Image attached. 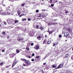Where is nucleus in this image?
<instances>
[{"label": "nucleus", "instance_id": "nucleus-16", "mask_svg": "<svg viewBox=\"0 0 73 73\" xmlns=\"http://www.w3.org/2000/svg\"><path fill=\"white\" fill-rule=\"evenodd\" d=\"M65 30H66V29H65V28H64L62 30V33H64V32H65V31H65Z\"/></svg>", "mask_w": 73, "mask_h": 73}, {"label": "nucleus", "instance_id": "nucleus-42", "mask_svg": "<svg viewBox=\"0 0 73 73\" xmlns=\"http://www.w3.org/2000/svg\"><path fill=\"white\" fill-rule=\"evenodd\" d=\"M2 33V34H3V35H5V32H3Z\"/></svg>", "mask_w": 73, "mask_h": 73}, {"label": "nucleus", "instance_id": "nucleus-22", "mask_svg": "<svg viewBox=\"0 0 73 73\" xmlns=\"http://www.w3.org/2000/svg\"><path fill=\"white\" fill-rule=\"evenodd\" d=\"M8 11V7H7L6 8L5 12H6L7 13V12Z\"/></svg>", "mask_w": 73, "mask_h": 73}, {"label": "nucleus", "instance_id": "nucleus-9", "mask_svg": "<svg viewBox=\"0 0 73 73\" xmlns=\"http://www.w3.org/2000/svg\"><path fill=\"white\" fill-rule=\"evenodd\" d=\"M64 35L65 36H68L69 35V33L68 32H66L64 33Z\"/></svg>", "mask_w": 73, "mask_h": 73}, {"label": "nucleus", "instance_id": "nucleus-48", "mask_svg": "<svg viewBox=\"0 0 73 73\" xmlns=\"http://www.w3.org/2000/svg\"><path fill=\"white\" fill-rule=\"evenodd\" d=\"M31 60L32 61H35V60H34L33 59Z\"/></svg>", "mask_w": 73, "mask_h": 73}, {"label": "nucleus", "instance_id": "nucleus-38", "mask_svg": "<svg viewBox=\"0 0 73 73\" xmlns=\"http://www.w3.org/2000/svg\"><path fill=\"white\" fill-rule=\"evenodd\" d=\"M53 46H56V43H54L53 44Z\"/></svg>", "mask_w": 73, "mask_h": 73}, {"label": "nucleus", "instance_id": "nucleus-30", "mask_svg": "<svg viewBox=\"0 0 73 73\" xmlns=\"http://www.w3.org/2000/svg\"><path fill=\"white\" fill-rule=\"evenodd\" d=\"M39 27V26H38L37 25L36 26V28H37V29L38 28H39V29L40 28H39V27Z\"/></svg>", "mask_w": 73, "mask_h": 73}, {"label": "nucleus", "instance_id": "nucleus-14", "mask_svg": "<svg viewBox=\"0 0 73 73\" xmlns=\"http://www.w3.org/2000/svg\"><path fill=\"white\" fill-rule=\"evenodd\" d=\"M1 27H3L4 26V22L1 23H0Z\"/></svg>", "mask_w": 73, "mask_h": 73}, {"label": "nucleus", "instance_id": "nucleus-54", "mask_svg": "<svg viewBox=\"0 0 73 73\" xmlns=\"http://www.w3.org/2000/svg\"><path fill=\"white\" fill-rule=\"evenodd\" d=\"M45 60V58H43L42 59V60Z\"/></svg>", "mask_w": 73, "mask_h": 73}, {"label": "nucleus", "instance_id": "nucleus-34", "mask_svg": "<svg viewBox=\"0 0 73 73\" xmlns=\"http://www.w3.org/2000/svg\"><path fill=\"white\" fill-rule=\"evenodd\" d=\"M33 45H34V43H32L31 44V46H33Z\"/></svg>", "mask_w": 73, "mask_h": 73}, {"label": "nucleus", "instance_id": "nucleus-6", "mask_svg": "<svg viewBox=\"0 0 73 73\" xmlns=\"http://www.w3.org/2000/svg\"><path fill=\"white\" fill-rule=\"evenodd\" d=\"M9 55L10 56V57L11 58H13V57L15 56L16 54L14 53L13 54H9Z\"/></svg>", "mask_w": 73, "mask_h": 73}, {"label": "nucleus", "instance_id": "nucleus-8", "mask_svg": "<svg viewBox=\"0 0 73 73\" xmlns=\"http://www.w3.org/2000/svg\"><path fill=\"white\" fill-rule=\"evenodd\" d=\"M12 12V11H11V10H8L7 11V15H9L11 14V13Z\"/></svg>", "mask_w": 73, "mask_h": 73}, {"label": "nucleus", "instance_id": "nucleus-23", "mask_svg": "<svg viewBox=\"0 0 73 73\" xmlns=\"http://www.w3.org/2000/svg\"><path fill=\"white\" fill-rule=\"evenodd\" d=\"M25 3H24L23 4H22L21 5V7H24V5H25Z\"/></svg>", "mask_w": 73, "mask_h": 73}, {"label": "nucleus", "instance_id": "nucleus-35", "mask_svg": "<svg viewBox=\"0 0 73 73\" xmlns=\"http://www.w3.org/2000/svg\"><path fill=\"white\" fill-rule=\"evenodd\" d=\"M40 29H41V30H42L43 29H44V27H40Z\"/></svg>", "mask_w": 73, "mask_h": 73}, {"label": "nucleus", "instance_id": "nucleus-53", "mask_svg": "<svg viewBox=\"0 0 73 73\" xmlns=\"http://www.w3.org/2000/svg\"><path fill=\"white\" fill-rule=\"evenodd\" d=\"M57 21V19H54V21Z\"/></svg>", "mask_w": 73, "mask_h": 73}, {"label": "nucleus", "instance_id": "nucleus-28", "mask_svg": "<svg viewBox=\"0 0 73 73\" xmlns=\"http://www.w3.org/2000/svg\"><path fill=\"white\" fill-rule=\"evenodd\" d=\"M4 24L5 25H7V22H6L5 21H4Z\"/></svg>", "mask_w": 73, "mask_h": 73}, {"label": "nucleus", "instance_id": "nucleus-62", "mask_svg": "<svg viewBox=\"0 0 73 73\" xmlns=\"http://www.w3.org/2000/svg\"><path fill=\"white\" fill-rule=\"evenodd\" d=\"M22 16H24V14H22Z\"/></svg>", "mask_w": 73, "mask_h": 73}, {"label": "nucleus", "instance_id": "nucleus-11", "mask_svg": "<svg viewBox=\"0 0 73 73\" xmlns=\"http://www.w3.org/2000/svg\"><path fill=\"white\" fill-rule=\"evenodd\" d=\"M40 58V56H36V58H35V60L36 61H37L38 60L37 59V58Z\"/></svg>", "mask_w": 73, "mask_h": 73}, {"label": "nucleus", "instance_id": "nucleus-20", "mask_svg": "<svg viewBox=\"0 0 73 73\" xmlns=\"http://www.w3.org/2000/svg\"><path fill=\"white\" fill-rule=\"evenodd\" d=\"M44 15L45 17H46V16H48V13H45Z\"/></svg>", "mask_w": 73, "mask_h": 73}, {"label": "nucleus", "instance_id": "nucleus-12", "mask_svg": "<svg viewBox=\"0 0 73 73\" xmlns=\"http://www.w3.org/2000/svg\"><path fill=\"white\" fill-rule=\"evenodd\" d=\"M39 17H45V15L44 14H40V15Z\"/></svg>", "mask_w": 73, "mask_h": 73}, {"label": "nucleus", "instance_id": "nucleus-56", "mask_svg": "<svg viewBox=\"0 0 73 73\" xmlns=\"http://www.w3.org/2000/svg\"><path fill=\"white\" fill-rule=\"evenodd\" d=\"M47 37V35H45V37Z\"/></svg>", "mask_w": 73, "mask_h": 73}, {"label": "nucleus", "instance_id": "nucleus-51", "mask_svg": "<svg viewBox=\"0 0 73 73\" xmlns=\"http://www.w3.org/2000/svg\"><path fill=\"white\" fill-rule=\"evenodd\" d=\"M49 54H50L49 53H48V54H47V55H46V56H49Z\"/></svg>", "mask_w": 73, "mask_h": 73}, {"label": "nucleus", "instance_id": "nucleus-58", "mask_svg": "<svg viewBox=\"0 0 73 73\" xmlns=\"http://www.w3.org/2000/svg\"><path fill=\"white\" fill-rule=\"evenodd\" d=\"M41 4L42 5H44V3H41Z\"/></svg>", "mask_w": 73, "mask_h": 73}, {"label": "nucleus", "instance_id": "nucleus-3", "mask_svg": "<svg viewBox=\"0 0 73 73\" xmlns=\"http://www.w3.org/2000/svg\"><path fill=\"white\" fill-rule=\"evenodd\" d=\"M64 63L63 62L62 64H59L58 67L56 69H57L58 68H62V67H63V66H64Z\"/></svg>", "mask_w": 73, "mask_h": 73}, {"label": "nucleus", "instance_id": "nucleus-7", "mask_svg": "<svg viewBox=\"0 0 73 73\" xmlns=\"http://www.w3.org/2000/svg\"><path fill=\"white\" fill-rule=\"evenodd\" d=\"M1 15H7V12H4L2 11L1 12Z\"/></svg>", "mask_w": 73, "mask_h": 73}, {"label": "nucleus", "instance_id": "nucleus-13", "mask_svg": "<svg viewBox=\"0 0 73 73\" xmlns=\"http://www.w3.org/2000/svg\"><path fill=\"white\" fill-rule=\"evenodd\" d=\"M54 31V30H52L51 31H49V30H48V32H49V34H50L51 33H53Z\"/></svg>", "mask_w": 73, "mask_h": 73}, {"label": "nucleus", "instance_id": "nucleus-36", "mask_svg": "<svg viewBox=\"0 0 73 73\" xmlns=\"http://www.w3.org/2000/svg\"><path fill=\"white\" fill-rule=\"evenodd\" d=\"M36 13H37L39 12V10H36Z\"/></svg>", "mask_w": 73, "mask_h": 73}, {"label": "nucleus", "instance_id": "nucleus-47", "mask_svg": "<svg viewBox=\"0 0 73 73\" xmlns=\"http://www.w3.org/2000/svg\"><path fill=\"white\" fill-rule=\"evenodd\" d=\"M71 59H72V60H73V55L71 56Z\"/></svg>", "mask_w": 73, "mask_h": 73}, {"label": "nucleus", "instance_id": "nucleus-31", "mask_svg": "<svg viewBox=\"0 0 73 73\" xmlns=\"http://www.w3.org/2000/svg\"><path fill=\"white\" fill-rule=\"evenodd\" d=\"M16 52L17 53H19V50H17Z\"/></svg>", "mask_w": 73, "mask_h": 73}, {"label": "nucleus", "instance_id": "nucleus-10", "mask_svg": "<svg viewBox=\"0 0 73 73\" xmlns=\"http://www.w3.org/2000/svg\"><path fill=\"white\" fill-rule=\"evenodd\" d=\"M53 24V25H54V24H56V23H52L51 22H50L48 23V25H52Z\"/></svg>", "mask_w": 73, "mask_h": 73}, {"label": "nucleus", "instance_id": "nucleus-52", "mask_svg": "<svg viewBox=\"0 0 73 73\" xmlns=\"http://www.w3.org/2000/svg\"><path fill=\"white\" fill-rule=\"evenodd\" d=\"M23 16V15H22V14L21 15H20V16H19L20 17H21V16Z\"/></svg>", "mask_w": 73, "mask_h": 73}, {"label": "nucleus", "instance_id": "nucleus-41", "mask_svg": "<svg viewBox=\"0 0 73 73\" xmlns=\"http://www.w3.org/2000/svg\"><path fill=\"white\" fill-rule=\"evenodd\" d=\"M9 66H7L6 67V68H9Z\"/></svg>", "mask_w": 73, "mask_h": 73}, {"label": "nucleus", "instance_id": "nucleus-18", "mask_svg": "<svg viewBox=\"0 0 73 73\" xmlns=\"http://www.w3.org/2000/svg\"><path fill=\"white\" fill-rule=\"evenodd\" d=\"M46 40H44L43 42V44H46Z\"/></svg>", "mask_w": 73, "mask_h": 73}, {"label": "nucleus", "instance_id": "nucleus-21", "mask_svg": "<svg viewBox=\"0 0 73 73\" xmlns=\"http://www.w3.org/2000/svg\"><path fill=\"white\" fill-rule=\"evenodd\" d=\"M22 20L23 21H26L27 20V19H26V18H25V19L23 18Z\"/></svg>", "mask_w": 73, "mask_h": 73}, {"label": "nucleus", "instance_id": "nucleus-49", "mask_svg": "<svg viewBox=\"0 0 73 73\" xmlns=\"http://www.w3.org/2000/svg\"><path fill=\"white\" fill-rule=\"evenodd\" d=\"M46 64V63H43V65H45Z\"/></svg>", "mask_w": 73, "mask_h": 73}, {"label": "nucleus", "instance_id": "nucleus-15", "mask_svg": "<svg viewBox=\"0 0 73 73\" xmlns=\"http://www.w3.org/2000/svg\"><path fill=\"white\" fill-rule=\"evenodd\" d=\"M21 61H25V62L27 60L25 59H23V58H22L21 59Z\"/></svg>", "mask_w": 73, "mask_h": 73}, {"label": "nucleus", "instance_id": "nucleus-50", "mask_svg": "<svg viewBox=\"0 0 73 73\" xmlns=\"http://www.w3.org/2000/svg\"><path fill=\"white\" fill-rule=\"evenodd\" d=\"M23 66H26V65H25V64H24V63H23Z\"/></svg>", "mask_w": 73, "mask_h": 73}, {"label": "nucleus", "instance_id": "nucleus-25", "mask_svg": "<svg viewBox=\"0 0 73 73\" xmlns=\"http://www.w3.org/2000/svg\"><path fill=\"white\" fill-rule=\"evenodd\" d=\"M15 23H19V21L16 20H15Z\"/></svg>", "mask_w": 73, "mask_h": 73}, {"label": "nucleus", "instance_id": "nucleus-63", "mask_svg": "<svg viewBox=\"0 0 73 73\" xmlns=\"http://www.w3.org/2000/svg\"><path fill=\"white\" fill-rule=\"evenodd\" d=\"M61 2H59V3H60Z\"/></svg>", "mask_w": 73, "mask_h": 73}, {"label": "nucleus", "instance_id": "nucleus-57", "mask_svg": "<svg viewBox=\"0 0 73 73\" xmlns=\"http://www.w3.org/2000/svg\"><path fill=\"white\" fill-rule=\"evenodd\" d=\"M69 73H72V72H69Z\"/></svg>", "mask_w": 73, "mask_h": 73}, {"label": "nucleus", "instance_id": "nucleus-32", "mask_svg": "<svg viewBox=\"0 0 73 73\" xmlns=\"http://www.w3.org/2000/svg\"><path fill=\"white\" fill-rule=\"evenodd\" d=\"M65 13H69V11H66Z\"/></svg>", "mask_w": 73, "mask_h": 73}, {"label": "nucleus", "instance_id": "nucleus-5", "mask_svg": "<svg viewBox=\"0 0 73 73\" xmlns=\"http://www.w3.org/2000/svg\"><path fill=\"white\" fill-rule=\"evenodd\" d=\"M43 37V35H40L39 36H37V39L38 40H40Z\"/></svg>", "mask_w": 73, "mask_h": 73}, {"label": "nucleus", "instance_id": "nucleus-19", "mask_svg": "<svg viewBox=\"0 0 73 73\" xmlns=\"http://www.w3.org/2000/svg\"><path fill=\"white\" fill-rule=\"evenodd\" d=\"M50 42H51V41L48 40L47 41V43L48 44H50Z\"/></svg>", "mask_w": 73, "mask_h": 73}, {"label": "nucleus", "instance_id": "nucleus-59", "mask_svg": "<svg viewBox=\"0 0 73 73\" xmlns=\"http://www.w3.org/2000/svg\"><path fill=\"white\" fill-rule=\"evenodd\" d=\"M1 20L0 19V23H1Z\"/></svg>", "mask_w": 73, "mask_h": 73}, {"label": "nucleus", "instance_id": "nucleus-43", "mask_svg": "<svg viewBox=\"0 0 73 73\" xmlns=\"http://www.w3.org/2000/svg\"><path fill=\"white\" fill-rule=\"evenodd\" d=\"M28 58H31V56H28Z\"/></svg>", "mask_w": 73, "mask_h": 73}, {"label": "nucleus", "instance_id": "nucleus-33", "mask_svg": "<svg viewBox=\"0 0 73 73\" xmlns=\"http://www.w3.org/2000/svg\"><path fill=\"white\" fill-rule=\"evenodd\" d=\"M18 40L19 41H21L23 40V39H18Z\"/></svg>", "mask_w": 73, "mask_h": 73}, {"label": "nucleus", "instance_id": "nucleus-2", "mask_svg": "<svg viewBox=\"0 0 73 73\" xmlns=\"http://www.w3.org/2000/svg\"><path fill=\"white\" fill-rule=\"evenodd\" d=\"M16 61V59H15L14 61L13 62V63L12 66V68H13L16 64L17 63V62Z\"/></svg>", "mask_w": 73, "mask_h": 73}, {"label": "nucleus", "instance_id": "nucleus-27", "mask_svg": "<svg viewBox=\"0 0 73 73\" xmlns=\"http://www.w3.org/2000/svg\"><path fill=\"white\" fill-rule=\"evenodd\" d=\"M3 62L0 63V65H1V66H2L3 65Z\"/></svg>", "mask_w": 73, "mask_h": 73}, {"label": "nucleus", "instance_id": "nucleus-61", "mask_svg": "<svg viewBox=\"0 0 73 73\" xmlns=\"http://www.w3.org/2000/svg\"><path fill=\"white\" fill-rule=\"evenodd\" d=\"M8 8H10V7L9 6L8 7Z\"/></svg>", "mask_w": 73, "mask_h": 73}, {"label": "nucleus", "instance_id": "nucleus-24", "mask_svg": "<svg viewBox=\"0 0 73 73\" xmlns=\"http://www.w3.org/2000/svg\"><path fill=\"white\" fill-rule=\"evenodd\" d=\"M53 68H56L57 67V66L56 65H54L52 66Z\"/></svg>", "mask_w": 73, "mask_h": 73}, {"label": "nucleus", "instance_id": "nucleus-60", "mask_svg": "<svg viewBox=\"0 0 73 73\" xmlns=\"http://www.w3.org/2000/svg\"><path fill=\"white\" fill-rule=\"evenodd\" d=\"M57 1H55V2H56V3H57Z\"/></svg>", "mask_w": 73, "mask_h": 73}, {"label": "nucleus", "instance_id": "nucleus-39", "mask_svg": "<svg viewBox=\"0 0 73 73\" xmlns=\"http://www.w3.org/2000/svg\"><path fill=\"white\" fill-rule=\"evenodd\" d=\"M59 37L60 38H61V37H62V35H59Z\"/></svg>", "mask_w": 73, "mask_h": 73}, {"label": "nucleus", "instance_id": "nucleus-44", "mask_svg": "<svg viewBox=\"0 0 73 73\" xmlns=\"http://www.w3.org/2000/svg\"><path fill=\"white\" fill-rule=\"evenodd\" d=\"M28 21H31V19L30 18H29L28 19Z\"/></svg>", "mask_w": 73, "mask_h": 73}, {"label": "nucleus", "instance_id": "nucleus-4", "mask_svg": "<svg viewBox=\"0 0 73 73\" xmlns=\"http://www.w3.org/2000/svg\"><path fill=\"white\" fill-rule=\"evenodd\" d=\"M25 62L27 64L26 65V66H29V65H30L31 64V62H30L28 61L27 60H26V62Z\"/></svg>", "mask_w": 73, "mask_h": 73}, {"label": "nucleus", "instance_id": "nucleus-46", "mask_svg": "<svg viewBox=\"0 0 73 73\" xmlns=\"http://www.w3.org/2000/svg\"><path fill=\"white\" fill-rule=\"evenodd\" d=\"M2 52H5V50H2Z\"/></svg>", "mask_w": 73, "mask_h": 73}, {"label": "nucleus", "instance_id": "nucleus-45", "mask_svg": "<svg viewBox=\"0 0 73 73\" xmlns=\"http://www.w3.org/2000/svg\"><path fill=\"white\" fill-rule=\"evenodd\" d=\"M32 56H35V53H33Z\"/></svg>", "mask_w": 73, "mask_h": 73}, {"label": "nucleus", "instance_id": "nucleus-29", "mask_svg": "<svg viewBox=\"0 0 73 73\" xmlns=\"http://www.w3.org/2000/svg\"><path fill=\"white\" fill-rule=\"evenodd\" d=\"M18 15L19 16V15H20V11H18Z\"/></svg>", "mask_w": 73, "mask_h": 73}, {"label": "nucleus", "instance_id": "nucleus-64", "mask_svg": "<svg viewBox=\"0 0 73 73\" xmlns=\"http://www.w3.org/2000/svg\"><path fill=\"white\" fill-rule=\"evenodd\" d=\"M72 50H73V48H72Z\"/></svg>", "mask_w": 73, "mask_h": 73}, {"label": "nucleus", "instance_id": "nucleus-17", "mask_svg": "<svg viewBox=\"0 0 73 73\" xmlns=\"http://www.w3.org/2000/svg\"><path fill=\"white\" fill-rule=\"evenodd\" d=\"M35 48L36 49H38L39 48V46L38 45H36L35 47Z\"/></svg>", "mask_w": 73, "mask_h": 73}, {"label": "nucleus", "instance_id": "nucleus-37", "mask_svg": "<svg viewBox=\"0 0 73 73\" xmlns=\"http://www.w3.org/2000/svg\"><path fill=\"white\" fill-rule=\"evenodd\" d=\"M26 49H27V50H29V48H26Z\"/></svg>", "mask_w": 73, "mask_h": 73}, {"label": "nucleus", "instance_id": "nucleus-26", "mask_svg": "<svg viewBox=\"0 0 73 73\" xmlns=\"http://www.w3.org/2000/svg\"><path fill=\"white\" fill-rule=\"evenodd\" d=\"M68 56H69V54H67L66 55L65 57H68Z\"/></svg>", "mask_w": 73, "mask_h": 73}, {"label": "nucleus", "instance_id": "nucleus-55", "mask_svg": "<svg viewBox=\"0 0 73 73\" xmlns=\"http://www.w3.org/2000/svg\"><path fill=\"white\" fill-rule=\"evenodd\" d=\"M50 3H52V0H50Z\"/></svg>", "mask_w": 73, "mask_h": 73}, {"label": "nucleus", "instance_id": "nucleus-1", "mask_svg": "<svg viewBox=\"0 0 73 73\" xmlns=\"http://www.w3.org/2000/svg\"><path fill=\"white\" fill-rule=\"evenodd\" d=\"M14 21V20L12 19H9L7 20V22L8 24H11Z\"/></svg>", "mask_w": 73, "mask_h": 73}, {"label": "nucleus", "instance_id": "nucleus-40", "mask_svg": "<svg viewBox=\"0 0 73 73\" xmlns=\"http://www.w3.org/2000/svg\"><path fill=\"white\" fill-rule=\"evenodd\" d=\"M54 4H52L51 5V7H54Z\"/></svg>", "mask_w": 73, "mask_h": 73}]
</instances>
